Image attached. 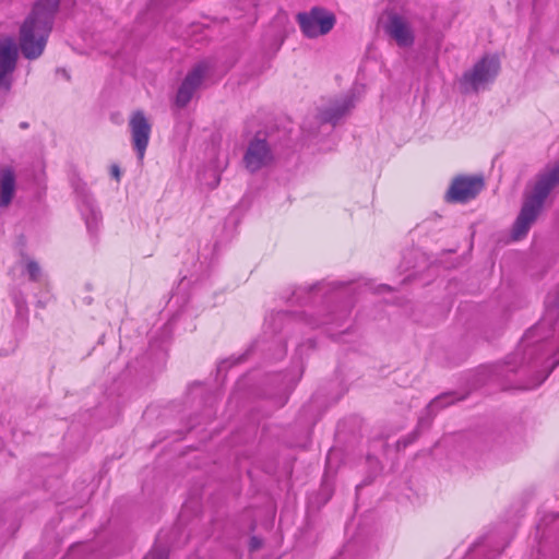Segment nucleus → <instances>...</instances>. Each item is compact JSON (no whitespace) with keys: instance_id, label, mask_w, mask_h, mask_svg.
Returning a JSON list of instances; mask_svg holds the SVG:
<instances>
[{"instance_id":"nucleus-1","label":"nucleus","mask_w":559,"mask_h":559,"mask_svg":"<svg viewBox=\"0 0 559 559\" xmlns=\"http://www.w3.org/2000/svg\"><path fill=\"white\" fill-rule=\"evenodd\" d=\"M559 186V163L545 167L537 176L531 191L524 194L521 211L512 226V240L523 239L540 214L549 193Z\"/></svg>"},{"instance_id":"nucleus-12","label":"nucleus","mask_w":559,"mask_h":559,"mask_svg":"<svg viewBox=\"0 0 559 559\" xmlns=\"http://www.w3.org/2000/svg\"><path fill=\"white\" fill-rule=\"evenodd\" d=\"M355 105L354 94H347L335 100L330 107L321 112V120L336 124L345 115H347Z\"/></svg>"},{"instance_id":"nucleus-17","label":"nucleus","mask_w":559,"mask_h":559,"mask_svg":"<svg viewBox=\"0 0 559 559\" xmlns=\"http://www.w3.org/2000/svg\"><path fill=\"white\" fill-rule=\"evenodd\" d=\"M24 261H25V270H26L29 278L32 281L39 280V277L41 275V270H40V266L38 265V263L28 257L24 258Z\"/></svg>"},{"instance_id":"nucleus-7","label":"nucleus","mask_w":559,"mask_h":559,"mask_svg":"<svg viewBox=\"0 0 559 559\" xmlns=\"http://www.w3.org/2000/svg\"><path fill=\"white\" fill-rule=\"evenodd\" d=\"M210 70L211 62L202 60L188 72L177 93L176 103L178 106L183 107L192 99Z\"/></svg>"},{"instance_id":"nucleus-27","label":"nucleus","mask_w":559,"mask_h":559,"mask_svg":"<svg viewBox=\"0 0 559 559\" xmlns=\"http://www.w3.org/2000/svg\"><path fill=\"white\" fill-rule=\"evenodd\" d=\"M546 377H544L543 379H540V381L538 382V384H540L542 382H544Z\"/></svg>"},{"instance_id":"nucleus-16","label":"nucleus","mask_w":559,"mask_h":559,"mask_svg":"<svg viewBox=\"0 0 559 559\" xmlns=\"http://www.w3.org/2000/svg\"><path fill=\"white\" fill-rule=\"evenodd\" d=\"M546 311L552 319L556 320L559 318V289L547 297Z\"/></svg>"},{"instance_id":"nucleus-2","label":"nucleus","mask_w":559,"mask_h":559,"mask_svg":"<svg viewBox=\"0 0 559 559\" xmlns=\"http://www.w3.org/2000/svg\"><path fill=\"white\" fill-rule=\"evenodd\" d=\"M59 0H39L20 29V47L27 59L38 58L46 46Z\"/></svg>"},{"instance_id":"nucleus-18","label":"nucleus","mask_w":559,"mask_h":559,"mask_svg":"<svg viewBox=\"0 0 559 559\" xmlns=\"http://www.w3.org/2000/svg\"><path fill=\"white\" fill-rule=\"evenodd\" d=\"M144 559H167V552L164 548H154Z\"/></svg>"},{"instance_id":"nucleus-8","label":"nucleus","mask_w":559,"mask_h":559,"mask_svg":"<svg viewBox=\"0 0 559 559\" xmlns=\"http://www.w3.org/2000/svg\"><path fill=\"white\" fill-rule=\"evenodd\" d=\"M17 47L12 37L0 39V88L10 90L12 73L16 66Z\"/></svg>"},{"instance_id":"nucleus-11","label":"nucleus","mask_w":559,"mask_h":559,"mask_svg":"<svg viewBox=\"0 0 559 559\" xmlns=\"http://www.w3.org/2000/svg\"><path fill=\"white\" fill-rule=\"evenodd\" d=\"M16 193V174L10 166L0 168V207L7 209Z\"/></svg>"},{"instance_id":"nucleus-25","label":"nucleus","mask_w":559,"mask_h":559,"mask_svg":"<svg viewBox=\"0 0 559 559\" xmlns=\"http://www.w3.org/2000/svg\"><path fill=\"white\" fill-rule=\"evenodd\" d=\"M425 424V419L424 418H420L419 421H418V428H421Z\"/></svg>"},{"instance_id":"nucleus-9","label":"nucleus","mask_w":559,"mask_h":559,"mask_svg":"<svg viewBox=\"0 0 559 559\" xmlns=\"http://www.w3.org/2000/svg\"><path fill=\"white\" fill-rule=\"evenodd\" d=\"M273 156L265 135L258 133L253 140L249 142L247 147V169L257 170L267 165Z\"/></svg>"},{"instance_id":"nucleus-4","label":"nucleus","mask_w":559,"mask_h":559,"mask_svg":"<svg viewBox=\"0 0 559 559\" xmlns=\"http://www.w3.org/2000/svg\"><path fill=\"white\" fill-rule=\"evenodd\" d=\"M297 22L302 34L316 38L328 34L335 25V16L322 8H312L309 12L298 13Z\"/></svg>"},{"instance_id":"nucleus-24","label":"nucleus","mask_w":559,"mask_h":559,"mask_svg":"<svg viewBox=\"0 0 559 559\" xmlns=\"http://www.w3.org/2000/svg\"><path fill=\"white\" fill-rule=\"evenodd\" d=\"M218 183V177L216 174H214V180L212 182V187H215Z\"/></svg>"},{"instance_id":"nucleus-21","label":"nucleus","mask_w":559,"mask_h":559,"mask_svg":"<svg viewBox=\"0 0 559 559\" xmlns=\"http://www.w3.org/2000/svg\"><path fill=\"white\" fill-rule=\"evenodd\" d=\"M110 175L112 178H115L117 181H120L121 178V170L118 165L114 164L110 166Z\"/></svg>"},{"instance_id":"nucleus-20","label":"nucleus","mask_w":559,"mask_h":559,"mask_svg":"<svg viewBox=\"0 0 559 559\" xmlns=\"http://www.w3.org/2000/svg\"><path fill=\"white\" fill-rule=\"evenodd\" d=\"M248 5H252L253 8H258L259 5V0H247V7ZM258 19V14L257 13H253V14H250L248 11H247V22L249 21H257Z\"/></svg>"},{"instance_id":"nucleus-5","label":"nucleus","mask_w":559,"mask_h":559,"mask_svg":"<svg viewBox=\"0 0 559 559\" xmlns=\"http://www.w3.org/2000/svg\"><path fill=\"white\" fill-rule=\"evenodd\" d=\"M128 124L132 146L136 153L138 160L142 163L150 143L152 123L142 110H136L130 115Z\"/></svg>"},{"instance_id":"nucleus-6","label":"nucleus","mask_w":559,"mask_h":559,"mask_svg":"<svg viewBox=\"0 0 559 559\" xmlns=\"http://www.w3.org/2000/svg\"><path fill=\"white\" fill-rule=\"evenodd\" d=\"M485 182L481 176H457L447 191L448 202L466 203L476 198L484 189Z\"/></svg>"},{"instance_id":"nucleus-15","label":"nucleus","mask_w":559,"mask_h":559,"mask_svg":"<svg viewBox=\"0 0 559 559\" xmlns=\"http://www.w3.org/2000/svg\"><path fill=\"white\" fill-rule=\"evenodd\" d=\"M452 403H453V399H452L451 394L445 393V394L439 395L429 403V405L427 406V412L429 414H431V413H433L442 407H445Z\"/></svg>"},{"instance_id":"nucleus-26","label":"nucleus","mask_w":559,"mask_h":559,"mask_svg":"<svg viewBox=\"0 0 559 559\" xmlns=\"http://www.w3.org/2000/svg\"><path fill=\"white\" fill-rule=\"evenodd\" d=\"M312 288L313 289H322L323 287H322V284H317Z\"/></svg>"},{"instance_id":"nucleus-23","label":"nucleus","mask_w":559,"mask_h":559,"mask_svg":"<svg viewBox=\"0 0 559 559\" xmlns=\"http://www.w3.org/2000/svg\"><path fill=\"white\" fill-rule=\"evenodd\" d=\"M416 432L406 441H404V447H407L408 443L413 442L416 439Z\"/></svg>"},{"instance_id":"nucleus-3","label":"nucleus","mask_w":559,"mask_h":559,"mask_svg":"<svg viewBox=\"0 0 559 559\" xmlns=\"http://www.w3.org/2000/svg\"><path fill=\"white\" fill-rule=\"evenodd\" d=\"M500 70V61L496 56H485L474 67L464 72L460 80L464 93H478L493 82Z\"/></svg>"},{"instance_id":"nucleus-10","label":"nucleus","mask_w":559,"mask_h":559,"mask_svg":"<svg viewBox=\"0 0 559 559\" xmlns=\"http://www.w3.org/2000/svg\"><path fill=\"white\" fill-rule=\"evenodd\" d=\"M385 31L400 47H409L414 43L411 25L399 14H391L389 16Z\"/></svg>"},{"instance_id":"nucleus-19","label":"nucleus","mask_w":559,"mask_h":559,"mask_svg":"<svg viewBox=\"0 0 559 559\" xmlns=\"http://www.w3.org/2000/svg\"><path fill=\"white\" fill-rule=\"evenodd\" d=\"M262 544L263 542L261 538H259L258 536H252L249 540V549L251 551H255L262 547Z\"/></svg>"},{"instance_id":"nucleus-22","label":"nucleus","mask_w":559,"mask_h":559,"mask_svg":"<svg viewBox=\"0 0 559 559\" xmlns=\"http://www.w3.org/2000/svg\"><path fill=\"white\" fill-rule=\"evenodd\" d=\"M334 321V319H323V320H320L316 323H313L314 325H319V324H328V323H332Z\"/></svg>"},{"instance_id":"nucleus-14","label":"nucleus","mask_w":559,"mask_h":559,"mask_svg":"<svg viewBox=\"0 0 559 559\" xmlns=\"http://www.w3.org/2000/svg\"><path fill=\"white\" fill-rule=\"evenodd\" d=\"M290 321L292 318L288 313H276L270 314L265 320V324L269 329L276 333L282 331L284 324L289 323Z\"/></svg>"},{"instance_id":"nucleus-13","label":"nucleus","mask_w":559,"mask_h":559,"mask_svg":"<svg viewBox=\"0 0 559 559\" xmlns=\"http://www.w3.org/2000/svg\"><path fill=\"white\" fill-rule=\"evenodd\" d=\"M81 211L85 218L88 230L95 231L98 228L102 215L98 209L95 206L94 201L88 197H84Z\"/></svg>"}]
</instances>
